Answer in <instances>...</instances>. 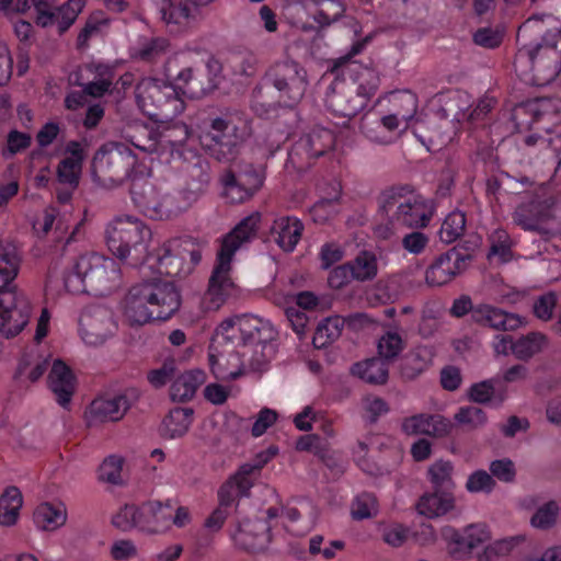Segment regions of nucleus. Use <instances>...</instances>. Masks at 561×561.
I'll return each instance as SVG.
<instances>
[{
    "instance_id": "f257e3e1",
    "label": "nucleus",
    "mask_w": 561,
    "mask_h": 561,
    "mask_svg": "<svg viewBox=\"0 0 561 561\" xmlns=\"http://www.w3.org/2000/svg\"><path fill=\"white\" fill-rule=\"evenodd\" d=\"M556 19L550 14H534L517 31L520 45L514 66L530 65L537 84L552 81L561 71V30L553 27Z\"/></svg>"
},
{
    "instance_id": "f03ea898",
    "label": "nucleus",
    "mask_w": 561,
    "mask_h": 561,
    "mask_svg": "<svg viewBox=\"0 0 561 561\" xmlns=\"http://www.w3.org/2000/svg\"><path fill=\"white\" fill-rule=\"evenodd\" d=\"M125 302V314L129 322L144 325L150 321L170 319L179 311L182 296L174 282L154 277L131 286Z\"/></svg>"
},
{
    "instance_id": "7ed1b4c3",
    "label": "nucleus",
    "mask_w": 561,
    "mask_h": 561,
    "mask_svg": "<svg viewBox=\"0 0 561 561\" xmlns=\"http://www.w3.org/2000/svg\"><path fill=\"white\" fill-rule=\"evenodd\" d=\"M260 221L261 215L253 213L243 218L222 239L217 253L216 265L209 277L208 289L205 295L208 301V308L217 310L229 298L237 296L238 287L230 277L232 257L244 242L255 237Z\"/></svg>"
},
{
    "instance_id": "20e7f679",
    "label": "nucleus",
    "mask_w": 561,
    "mask_h": 561,
    "mask_svg": "<svg viewBox=\"0 0 561 561\" xmlns=\"http://www.w3.org/2000/svg\"><path fill=\"white\" fill-rule=\"evenodd\" d=\"M378 214L391 227L424 228L432 210L427 199L412 184H394L377 196Z\"/></svg>"
},
{
    "instance_id": "39448f33",
    "label": "nucleus",
    "mask_w": 561,
    "mask_h": 561,
    "mask_svg": "<svg viewBox=\"0 0 561 561\" xmlns=\"http://www.w3.org/2000/svg\"><path fill=\"white\" fill-rule=\"evenodd\" d=\"M250 135L251 126L244 113L226 107L217 116L209 118V130L201 137V142L216 160L229 161Z\"/></svg>"
},
{
    "instance_id": "423d86ee",
    "label": "nucleus",
    "mask_w": 561,
    "mask_h": 561,
    "mask_svg": "<svg viewBox=\"0 0 561 561\" xmlns=\"http://www.w3.org/2000/svg\"><path fill=\"white\" fill-rule=\"evenodd\" d=\"M108 250L124 264L138 267L148 257L151 230L138 219H117L105 232Z\"/></svg>"
},
{
    "instance_id": "0eeeda50",
    "label": "nucleus",
    "mask_w": 561,
    "mask_h": 561,
    "mask_svg": "<svg viewBox=\"0 0 561 561\" xmlns=\"http://www.w3.org/2000/svg\"><path fill=\"white\" fill-rule=\"evenodd\" d=\"M221 66L219 61L210 59L206 65L196 67L182 66L178 59L165 64L168 80L176 83L182 94L192 99H201L218 88Z\"/></svg>"
},
{
    "instance_id": "6e6552de",
    "label": "nucleus",
    "mask_w": 561,
    "mask_h": 561,
    "mask_svg": "<svg viewBox=\"0 0 561 561\" xmlns=\"http://www.w3.org/2000/svg\"><path fill=\"white\" fill-rule=\"evenodd\" d=\"M137 158L122 142H106L94 153L91 173L95 181L104 186H117L129 176Z\"/></svg>"
},
{
    "instance_id": "1a4fd4ad",
    "label": "nucleus",
    "mask_w": 561,
    "mask_h": 561,
    "mask_svg": "<svg viewBox=\"0 0 561 561\" xmlns=\"http://www.w3.org/2000/svg\"><path fill=\"white\" fill-rule=\"evenodd\" d=\"M135 96L138 105L151 116L171 118L183 110L176 83L145 78L137 83Z\"/></svg>"
},
{
    "instance_id": "9d476101",
    "label": "nucleus",
    "mask_w": 561,
    "mask_h": 561,
    "mask_svg": "<svg viewBox=\"0 0 561 561\" xmlns=\"http://www.w3.org/2000/svg\"><path fill=\"white\" fill-rule=\"evenodd\" d=\"M264 180L265 169L262 165L240 161L221 174L222 195L231 204L243 203L261 190Z\"/></svg>"
},
{
    "instance_id": "9b49d317",
    "label": "nucleus",
    "mask_w": 561,
    "mask_h": 561,
    "mask_svg": "<svg viewBox=\"0 0 561 561\" xmlns=\"http://www.w3.org/2000/svg\"><path fill=\"white\" fill-rule=\"evenodd\" d=\"M201 259L198 245L190 238L168 240L157 250L159 273L171 277L190 274Z\"/></svg>"
},
{
    "instance_id": "f8f14e48",
    "label": "nucleus",
    "mask_w": 561,
    "mask_h": 561,
    "mask_svg": "<svg viewBox=\"0 0 561 561\" xmlns=\"http://www.w3.org/2000/svg\"><path fill=\"white\" fill-rule=\"evenodd\" d=\"M513 221L523 230L536 233L546 242L561 236V222L546 199L534 198L522 203L513 213Z\"/></svg>"
},
{
    "instance_id": "ddd939ff",
    "label": "nucleus",
    "mask_w": 561,
    "mask_h": 561,
    "mask_svg": "<svg viewBox=\"0 0 561 561\" xmlns=\"http://www.w3.org/2000/svg\"><path fill=\"white\" fill-rule=\"evenodd\" d=\"M266 78L278 91V102L288 107L298 104L307 91V70L295 61L275 64L266 72Z\"/></svg>"
},
{
    "instance_id": "4468645a",
    "label": "nucleus",
    "mask_w": 561,
    "mask_h": 561,
    "mask_svg": "<svg viewBox=\"0 0 561 561\" xmlns=\"http://www.w3.org/2000/svg\"><path fill=\"white\" fill-rule=\"evenodd\" d=\"M140 393L136 388H127L113 397L94 399L85 411L88 426L122 420L130 407L138 401Z\"/></svg>"
},
{
    "instance_id": "2eb2a0df",
    "label": "nucleus",
    "mask_w": 561,
    "mask_h": 561,
    "mask_svg": "<svg viewBox=\"0 0 561 561\" xmlns=\"http://www.w3.org/2000/svg\"><path fill=\"white\" fill-rule=\"evenodd\" d=\"M31 304L18 291L0 293V334L7 339L16 336L28 323Z\"/></svg>"
},
{
    "instance_id": "dca6fc26",
    "label": "nucleus",
    "mask_w": 561,
    "mask_h": 561,
    "mask_svg": "<svg viewBox=\"0 0 561 561\" xmlns=\"http://www.w3.org/2000/svg\"><path fill=\"white\" fill-rule=\"evenodd\" d=\"M271 530L272 526L265 518L249 517L237 523L231 537L240 549L260 553L266 551L272 541Z\"/></svg>"
},
{
    "instance_id": "f3484780",
    "label": "nucleus",
    "mask_w": 561,
    "mask_h": 561,
    "mask_svg": "<svg viewBox=\"0 0 561 561\" xmlns=\"http://www.w3.org/2000/svg\"><path fill=\"white\" fill-rule=\"evenodd\" d=\"M364 47L363 42L355 43L350 53L343 57L334 59L333 65L330 68V72L336 73L339 76V70L341 68H346L350 73L354 75V80L357 82L358 87L355 90L358 94L366 98V102L377 93L380 79L378 72L370 67H364L357 64L356 61H352V57L357 55Z\"/></svg>"
},
{
    "instance_id": "a211bd4d",
    "label": "nucleus",
    "mask_w": 561,
    "mask_h": 561,
    "mask_svg": "<svg viewBox=\"0 0 561 561\" xmlns=\"http://www.w3.org/2000/svg\"><path fill=\"white\" fill-rule=\"evenodd\" d=\"M201 0H163L160 12L170 32H183L202 20Z\"/></svg>"
},
{
    "instance_id": "6ab92c4d",
    "label": "nucleus",
    "mask_w": 561,
    "mask_h": 561,
    "mask_svg": "<svg viewBox=\"0 0 561 561\" xmlns=\"http://www.w3.org/2000/svg\"><path fill=\"white\" fill-rule=\"evenodd\" d=\"M76 268L83 275L90 289L94 290L108 284L117 272L113 259L96 253L81 255L76 261Z\"/></svg>"
},
{
    "instance_id": "aec40b11",
    "label": "nucleus",
    "mask_w": 561,
    "mask_h": 561,
    "mask_svg": "<svg viewBox=\"0 0 561 561\" xmlns=\"http://www.w3.org/2000/svg\"><path fill=\"white\" fill-rule=\"evenodd\" d=\"M473 323L495 331H516L527 324L525 318L507 312L489 304H477L473 310Z\"/></svg>"
},
{
    "instance_id": "412c9836",
    "label": "nucleus",
    "mask_w": 561,
    "mask_h": 561,
    "mask_svg": "<svg viewBox=\"0 0 561 561\" xmlns=\"http://www.w3.org/2000/svg\"><path fill=\"white\" fill-rule=\"evenodd\" d=\"M325 103L334 115L346 119L356 116L367 106L365 96L345 85H333L327 95Z\"/></svg>"
},
{
    "instance_id": "4be33fe9",
    "label": "nucleus",
    "mask_w": 561,
    "mask_h": 561,
    "mask_svg": "<svg viewBox=\"0 0 561 561\" xmlns=\"http://www.w3.org/2000/svg\"><path fill=\"white\" fill-rule=\"evenodd\" d=\"M463 256L448 250L439 254L428 265L425 272V282L428 286H444L450 283L457 275L465 272L462 268Z\"/></svg>"
},
{
    "instance_id": "5701e85b",
    "label": "nucleus",
    "mask_w": 561,
    "mask_h": 561,
    "mask_svg": "<svg viewBox=\"0 0 561 561\" xmlns=\"http://www.w3.org/2000/svg\"><path fill=\"white\" fill-rule=\"evenodd\" d=\"M237 325L244 345L252 344L266 350L274 339L275 331L268 321L255 316H237Z\"/></svg>"
},
{
    "instance_id": "b1692460",
    "label": "nucleus",
    "mask_w": 561,
    "mask_h": 561,
    "mask_svg": "<svg viewBox=\"0 0 561 561\" xmlns=\"http://www.w3.org/2000/svg\"><path fill=\"white\" fill-rule=\"evenodd\" d=\"M48 386L55 394L57 402L67 409L76 392L77 379L70 367L62 360L57 359L54 362L48 375Z\"/></svg>"
},
{
    "instance_id": "393cba45",
    "label": "nucleus",
    "mask_w": 561,
    "mask_h": 561,
    "mask_svg": "<svg viewBox=\"0 0 561 561\" xmlns=\"http://www.w3.org/2000/svg\"><path fill=\"white\" fill-rule=\"evenodd\" d=\"M450 428V421L439 414H416L402 422V431L407 435L444 437Z\"/></svg>"
},
{
    "instance_id": "a878e982",
    "label": "nucleus",
    "mask_w": 561,
    "mask_h": 561,
    "mask_svg": "<svg viewBox=\"0 0 561 561\" xmlns=\"http://www.w3.org/2000/svg\"><path fill=\"white\" fill-rule=\"evenodd\" d=\"M304 224L296 217L282 216L273 221L268 240L275 242L285 252H291L299 242Z\"/></svg>"
},
{
    "instance_id": "bb28decb",
    "label": "nucleus",
    "mask_w": 561,
    "mask_h": 561,
    "mask_svg": "<svg viewBox=\"0 0 561 561\" xmlns=\"http://www.w3.org/2000/svg\"><path fill=\"white\" fill-rule=\"evenodd\" d=\"M111 321L112 317L108 310L100 306L85 308L79 318L83 337L90 343L105 337Z\"/></svg>"
},
{
    "instance_id": "cd10ccee",
    "label": "nucleus",
    "mask_w": 561,
    "mask_h": 561,
    "mask_svg": "<svg viewBox=\"0 0 561 561\" xmlns=\"http://www.w3.org/2000/svg\"><path fill=\"white\" fill-rule=\"evenodd\" d=\"M129 191L134 204L151 218L160 197V192L152 180L144 175L134 176Z\"/></svg>"
},
{
    "instance_id": "c85d7f7f",
    "label": "nucleus",
    "mask_w": 561,
    "mask_h": 561,
    "mask_svg": "<svg viewBox=\"0 0 561 561\" xmlns=\"http://www.w3.org/2000/svg\"><path fill=\"white\" fill-rule=\"evenodd\" d=\"M455 506V496L451 492L437 491L424 493L416 503L417 512L427 518H435L447 514Z\"/></svg>"
},
{
    "instance_id": "c756f323",
    "label": "nucleus",
    "mask_w": 561,
    "mask_h": 561,
    "mask_svg": "<svg viewBox=\"0 0 561 561\" xmlns=\"http://www.w3.org/2000/svg\"><path fill=\"white\" fill-rule=\"evenodd\" d=\"M192 408H174L164 416L159 427L161 437L175 439L183 437L193 422Z\"/></svg>"
},
{
    "instance_id": "7c9ffc66",
    "label": "nucleus",
    "mask_w": 561,
    "mask_h": 561,
    "mask_svg": "<svg viewBox=\"0 0 561 561\" xmlns=\"http://www.w3.org/2000/svg\"><path fill=\"white\" fill-rule=\"evenodd\" d=\"M205 379L206 375L202 369H192L179 375L170 387L172 401L186 402L192 400Z\"/></svg>"
},
{
    "instance_id": "2f4dec72",
    "label": "nucleus",
    "mask_w": 561,
    "mask_h": 561,
    "mask_svg": "<svg viewBox=\"0 0 561 561\" xmlns=\"http://www.w3.org/2000/svg\"><path fill=\"white\" fill-rule=\"evenodd\" d=\"M545 115L541 100H529L517 104L512 111V121L518 131L534 129Z\"/></svg>"
},
{
    "instance_id": "473e14b6",
    "label": "nucleus",
    "mask_w": 561,
    "mask_h": 561,
    "mask_svg": "<svg viewBox=\"0 0 561 561\" xmlns=\"http://www.w3.org/2000/svg\"><path fill=\"white\" fill-rule=\"evenodd\" d=\"M186 195L187 194L182 191L160 193L157 207L151 218L163 220L179 216L190 207Z\"/></svg>"
},
{
    "instance_id": "72a5a7b5",
    "label": "nucleus",
    "mask_w": 561,
    "mask_h": 561,
    "mask_svg": "<svg viewBox=\"0 0 561 561\" xmlns=\"http://www.w3.org/2000/svg\"><path fill=\"white\" fill-rule=\"evenodd\" d=\"M351 371L368 383L383 385L389 377L388 363L379 357H373L365 362L355 363Z\"/></svg>"
},
{
    "instance_id": "f704fd0d",
    "label": "nucleus",
    "mask_w": 561,
    "mask_h": 561,
    "mask_svg": "<svg viewBox=\"0 0 561 561\" xmlns=\"http://www.w3.org/2000/svg\"><path fill=\"white\" fill-rule=\"evenodd\" d=\"M23 505V496L19 488L10 485L0 495V524L12 526L16 523L20 510Z\"/></svg>"
},
{
    "instance_id": "c9c22d12",
    "label": "nucleus",
    "mask_w": 561,
    "mask_h": 561,
    "mask_svg": "<svg viewBox=\"0 0 561 561\" xmlns=\"http://www.w3.org/2000/svg\"><path fill=\"white\" fill-rule=\"evenodd\" d=\"M548 346V339L541 332H530L522 335L512 344V353L519 360H529Z\"/></svg>"
},
{
    "instance_id": "e433bc0d",
    "label": "nucleus",
    "mask_w": 561,
    "mask_h": 561,
    "mask_svg": "<svg viewBox=\"0 0 561 561\" xmlns=\"http://www.w3.org/2000/svg\"><path fill=\"white\" fill-rule=\"evenodd\" d=\"M453 476L454 465L448 460L439 459L433 462L427 469V477L432 488L437 491L454 493L456 484Z\"/></svg>"
},
{
    "instance_id": "4c0bfd02",
    "label": "nucleus",
    "mask_w": 561,
    "mask_h": 561,
    "mask_svg": "<svg viewBox=\"0 0 561 561\" xmlns=\"http://www.w3.org/2000/svg\"><path fill=\"white\" fill-rule=\"evenodd\" d=\"M33 519L37 528L42 530H54L66 523L67 515L64 510L46 502L36 507Z\"/></svg>"
},
{
    "instance_id": "58836bf2",
    "label": "nucleus",
    "mask_w": 561,
    "mask_h": 561,
    "mask_svg": "<svg viewBox=\"0 0 561 561\" xmlns=\"http://www.w3.org/2000/svg\"><path fill=\"white\" fill-rule=\"evenodd\" d=\"M344 321L342 317H331L321 321L313 334V345L318 348L334 342L342 333Z\"/></svg>"
},
{
    "instance_id": "ea45409f",
    "label": "nucleus",
    "mask_w": 561,
    "mask_h": 561,
    "mask_svg": "<svg viewBox=\"0 0 561 561\" xmlns=\"http://www.w3.org/2000/svg\"><path fill=\"white\" fill-rule=\"evenodd\" d=\"M442 537L448 543V552L453 558L461 560L471 554L472 548L467 547L469 540L465 533L461 534L453 526H445L442 529Z\"/></svg>"
},
{
    "instance_id": "a19ab883",
    "label": "nucleus",
    "mask_w": 561,
    "mask_h": 561,
    "mask_svg": "<svg viewBox=\"0 0 561 561\" xmlns=\"http://www.w3.org/2000/svg\"><path fill=\"white\" fill-rule=\"evenodd\" d=\"M352 274L355 280L367 282L377 276L378 264L375 254L368 251H362L352 262Z\"/></svg>"
},
{
    "instance_id": "79ce46f5",
    "label": "nucleus",
    "mask_w": 561,
    "mask_h": 561,
    "mask_svg": "<svg viewBox=\"0 0 561 561\" xmlns=\"http://www.w3.org/2000/svg\"><path fill=\"white\" fill-rule=\"evenodd\" d=\"M426 348H415L407 353L400 363V373L404 379H414L427 367Z\"/></svg>"
},
{
    "instance_id": "37998d69",
    "label": "nucleus",
    "mask_w": 561,
    "mask_h": 561,
    "mask_svg": "<svg viewBox=\"0 0 561 561\" xmlns=\"http://www.w3.org/2000/svg\"><path fill=\"white\" fill-rule=\"evenodd\" d=\"M466 229V215L460 210L451 211L442 224L438 236L442 242L451 243L461 237Z\"/></svg>"
},
{
    "instance_id": "c03bdc74",
    "label": "nucleus",
    "mask_w": 561,
    "mask_h": 561,
    "mask_svg": "<svg viewBox=\"0 0 561 561\" xmlns=\"http://www.w3.org/2000/svg\"><path fill=\"white\" fill-rule=\"evenodd\" d=\"M308 142L311 153L316 159L324 156L328 151H330L335 144L334 134L327 128H317L312 129L307 135L302 136Z\"/></svg>"
},
{
    "instance_id": "a18cd8bd",
    "label": "nucleus",
    "mask_w": 561,
    "mask_h": 561,
    "mask_svg": "<svg viewBox=\"0 0 561 561\" xmlns=\"http://www.w3.org/2000/svg\"><path fill=\"white\" fill-rule=\"evenodd\" d=\"M344 12L345 5L341 0H322L313 20L319 24V28H323L341 19Z\"/></svg>"
},
{
    "instance_id": "49530a36",
    "label": "nucleus",
    "mask_w": 561,
    "mask_h": 561,
    "mask_svg": "<svg viewBox=\"0 0 561 561\" xmlns=\"http://www.w3.org/2000/svg\"><path fill=\"white\" fill-rule=\"evenodd\" d=\"M316 158L311 153L308 142L301 136L288 152V162L297 170H306L310 168Z\"/></svg>"
},
{
    "instance_id": "de8ad7c7",
    "label": "nucleus",
    "mask_w": 561,
    "mask_h": 561,
    "mask_svg": "<svg viewBox=\"0 0 561 561\" xmlns=\"http://www.w3.org/2000/svg\"><path fill=\"white\" fill-rule=\"evenodd\" d=\"M520 539L518 537H511L496 540L486 546L481 553H478V561H494L496 558L505 557L518 545Z\"/></svg>"
},
{
    "instance_id": "09e8293b",
    "label": "nucleus",
    "mask_w": 561,
    "mask_h": 561,
    "mask_svg": "<svg viewBox=\"0 0 561 561\" xmlns=\"http://www.w3.org/2000/svg\"><path fill=\"white\" fill-rule=\"evenodd\" d=\"M401 294L400 279L397 277L379 280L374 287V297L380 304H392L400 298Z\"/></svg>"
},
{
    "instance_id": "8fccbe9b",
    "label": "nucleus",
    "mask_w": 561,
    "mask_h": 561,
    "mask_svg": "<svg viewBox=\"0 0 561 561\" xmlns=\"http://www.w3.org/2000/svg\"><path fill=\"white\" fill-rule=\"evenodd\" d=\"M560 506L556 501H549L540 506L531 516L530 523L539 529L551 528L558 518Z\"/></svg>"
},
{
    "instance_id": "3c124183",
    "label": "nucleus",
    "mask_w": 561,
    "mask_h": 561,
    "mask_svg": "<svg viewBox=\"0 0 561 561\" xmlns=\"http://www.w3.org/2000/svg\"><path fill=\"white\" fill-rule=\"evenodd\" d=\"M82 5L81 0H68L56 9L59 34H64L75 23Z\"/></svg>"
},
{
    "instance_id": "603ef678",
    "label": "nucleus",
    "mask_w": 561,
    "mask_h": 561,
    "mask_svg": "<svg viewBox=\"0 0 561 561\" xmlns=\"http://www.w3.org/2000/svg\"><path fill=\"white\" fill-rule=\"evenodd\" d=\"M379 358L389 363L403 350V341L398 333L387 332L378 342Z\"/></svg>"
},
{
    "instance_id": "864d4df0",
    "label": "nucleus",
    "mask_w": 561,
    "mask_h": 561,
    "mask_svg": "<svg viewBox=\"0 0 561 561\" xmlns=\"http://www.w3.org/2000/svg\"><path fill=\"white\" fill-rule=\"evenodd\" d=\"M377 513L376 497L369 493H362L352 504L351 515L355 520L370 518Z\"/></svg>"
},
{
    "instance_id": "5fc2aeb1",
    "label": "nucleus",
    "mask_w": 561,
    "mask_h": 561,
    "mask_svg": "<svg viewBox=\"0 0 561 561\" xmlns=\"http://www.w3.org/2000/svg\"><path fill=\"white\" fill-rule=\"evenodd\" d=\"M7 277L15 278L20 267V256L18 249L10 242H0V270H7Z\"/></svg>"
},
{
    "instance_id": "6e6d98bb",
    "label": "nucleus",
    "mask_w": 561,
    "mask_h": 561,
    "mask_svg": "<svg viewBox=\"0 0 561 561\" xmlns=\"http://www.w3.org/2000/svg\"><path fill=\"white\" fill-rule=\"evenodd\" d=\"M82 164L72 162L70 159H62L57 167V178L60 184H67L71 190L79 185Z\"/></svg>"
},
{
    "instance_id": "4d7b16f0",
    "label": "nucleus",
    "mask_w": 561,
    "mask_h": 561,
    "mask_svg": "<svg viewBox=\"0 0 561 561\" xmlns=\"http://www.w3.org/2000/svg\"><path fill=\"white\" fill-rule=\"evenodd\" d=\"M455 420L459 424L468 426L469 430H474L486 422V414L481 408L474 405L462 407L455 414Z\"/></svg>"
},
{
    "instance_id": "13d9d810",
    "label": "nucleus",
    "mask_w": 561,
    "mask_h": 561,
    "mask_svg": "<svg viewBox=\"0 0 561 561\" xmlns=\"http://www.w3.org/2000/svg\"><path fill=\"white\" fill-rule=\"evenodd\" d=\"M231 69L237 76L253 77L257 71V58L252 53H238L231 58Z\"/></svg>"
},
{
    "instance_id": "bf43d9fd",
    "label": "nucleus",
    "mask_w": 561,
    "mask_h": 561,
    "mask_svg": "<svg viewBox=\"0 0 561 561\" xmlns=\"http://www.w3.org/2000/svg\"><path fill=\"white\" fill-rule=\"evenodd\" d=\"M146 508L151 519L152 527L164 524L172 518L173 505L171 500H167L165 502H146Z\"/></svg>"
},
{
    "instance_id": "052dcab7",
    "label": "nucleus",
    "mask_w": 561,
    "mask_h": 561,
    "mask_svg": "<svg viewBox=\"0 0 561 561\" xmlns=\"http://www.w3.org/2000/svg\"><path fill=\"white\" fill-rule=\"evenodd\" d=\"M123 467V458L118 456H110L100 466L99 476L102 481L113 484L119 483Z\"/></svg>"
},
{
    "instance_id": "680f3d73",
    "label": "nucleus",
    "mask_w": 561,
    "mask_h": 561,
    "mask_svg": "<svg viewBox=\"0 0 561 561\" xmlns=\"http://www.w3.org/2000/svg\"><path fill=\"white\" fill-rule=\"evenodd\" d=\"M176 373V365L173 359L165 360L160 368L148 371L147 379L154 388L165 386Z\"/></svg>"
},
{
    "instance_id": "e2e57ef3",
    "label": "nucleus",
    "mask_w": 561,
    "mask_h": 561,
    "mask_svg": "<svg viewBox=\"0 0 561 561\" xmlns=\"http://www.w3.org/2000/svg\"><path fill=\"white\" fill-rule=\"evenodd\" d=\"M207 170V162L197 154H193L192 161H188L183 168L186 176L201 185L207 183L209 180Z\"/></svg>"
},
{
    "instance_id": "0e129e2a",
    "label": "nucleus",
    "mask_w": 561,
    "mask_h": 561,
    "mask_svg": "<svg viewBox=\"0 0 561 561\" xmlns=\"http://www.w3.org/2000/svg\"><path fill=\"white\" fill-rule=\"evenodd\" d=\"M495 486V481L485 470H477L467 480L466 488L469 492L490 493Z\"/></svg>"
},
{
    "instance_id": "69168bd1",
    "label": "nucleus",
    "mask_w": 561,
    "mask_h": 561,
    "mask_svg": "<svg viewBox=\"0 0 561 561\" xmlns=\"http://www.w3.org/2000/svg\"><path fill=\"white\" fill-rule=\"evenodd\" d=\"M259 472L260 470L250 460L249 462L243 463L231 479L234 481L239 492L241 494H247L253 485L252 476H256Z\"/></svg>"
},
{
    "instance_id": "338daca9",
    "label": "nucleus",
    "mask_w": 561,
    "mask_h": 561,
    "mask_svg": "<svg viewBox=\"0 0 561 561\" xmlns=\"http://www.w3.org/2000/svg\"><path fill=\"white\" fill-rule=\"evenodd\" d=\"M473 42L484 48L493 49L503 42V33L491 27H481L473 33Z\"/></svg>"
},
{
    "instance_id": "774afa93",
    "label": "nucleus",
    "mask_w": 561,
    "mask_h": 561,
    "mask_svg": "<svg viewBox=\"0 0 561 561\" xmlns=\"http://www.w3.org/2000/svg\"><path fill=\"white\" fill-rule=\"evenodd\" d=\"M495 388L493 380L489 379L473 383L468 391V397L472 402L488 403L492 400Z\"/></svg>"
}]
</instances>
